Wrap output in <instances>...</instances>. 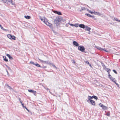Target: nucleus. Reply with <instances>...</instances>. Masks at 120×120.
Instances as JSON below:
<instances>
[{
  "label": "nucleus",
  "mask_w": 120,
  "mask_h": 120,
  "mask_svg": "<svg viewBox=\"0 0 120 120\" xmlns=\"http://www.w3.org/2000/svg\"><path fill=\"white\" fill-rule=\"evenodd\" d=\"M54 20L55 24H56L57 26H58L59 24V22L62 20V18L60 16L56 17V19Z\"/></svg>",
  "instance_id": "1"
},
{
  "label": "nucleus",
  "mask_w": 120,
  "mask_h": 120,
  "mask_svg": "<svg viewBox=\"0 0 120 120\" xmlns=\"http://www.w3.org/2000/svg\"><path fill=\"white\" fill-rule=\"evenodd\" d=\"M46 19H44L43 21L48 26L51 28H52V24L48 22Z\"/></svg>",
  "instance_id": "2"
},
{
  "label": "nucleus",
  "mask_w": 120,
  "mask_h": 120,
  "mask_svg": "<svg viewBox=\"0 0 120 120\" xmlns=\"http://www.w3.org/2000/svg\"><path fill=\"white\" fill-rule=\"evenodd\" d=\"M78 49L82 52H84L85 49V48L83 46H79L78 47Z\"/></svg>",
  "instance_id": "3"
},
{
  "label": "nucleus",
  "mask_w": 120,
  "mask_h": 120,
  "mask_svg": "<svg viewBox=\"0 0 120 120\" xmlns=\"http://www.w3.org/2000/svg\"><path fill=\"white\" fill-rule=\"evenodd\" d=\"M87 101L89 103H90L91 104L93 105H95V101L92 100H88Z\"/></svg>",
  "instance_id": "4"
},
{
  "label": "nucleus",
  "mask_w": 120,
  "mask_h": 120,
  "mask_svg": "<svg viewBox=\"0 0 120 120\" xmlns=\"http://www.w3.org/2000/svg\"><path fill=\"white\" fill-rule=\"evenodd\" d=\"M38 60L41 62L42 63H44L45 64H51V63L48 61H44L41 60L38 58Z\"/></svg>",
  "instance_id": "5"
},
{
  "label": "nucleus",
  "mask_w": 120,
  "mask_h": 120,
  "mask_svg": "<svg viewBox=\"0 0 120 120\" xmlns=\"http://www.w3.org/2000/svg\"><path fill=\"white\" fill-rule=\"evenodd\" d=\"M88 100H91V99H92L93 98H94V99L96 100L97 99H98V97L94 95L93 96H89L88 97Z\"/></svg>",
  "instance_id": "6"
},
{
  "label": "nucleus",
  "mask_w": 120,
  "mask_h": 120,
  "mask_svg": "<svg viewBox=\"0 0 120 120\" xmlns=\"http://www.w3.org/2000/svg\"><path fill=\"white\" fill-rule=\"evenodd\" d=\"M28 91L30 92L33 93L34 95H36L35 94L36 93V91L32 90H28Z\"/></svg>",
  "instance_id": "7"
},
{
  "label": "nucleus",
  "mask_w": 120,
  "mask_h": 120,
  "mask_svg": "<svg viewBox=\"0 0 120 120\" xmlns=\"http://www.w3.org/2000/svg\"><path fill=\"white\" fill-rule=\"evenodd\" d=\"M73 44L75 46H79V44L75 41H74L73 42Z\"/></svg>",
  "instance_id": "8"
},
{
  "label": "nucleus",
  "mask_w": 120,
  "mask_h": 120,
  "mask_svg": "<svg viewBox=\"0 0 120 120\" xmlns=\"http://www.w3.org/2000/svg\"><path fill=\"white\" fill-rule=\"evenodd\" d=\"M85 30L89 31L91 30V28L90 27H89L87 26H85Z\"/></svg>",
  "instance_id": "9"
},
{
  "label": "nucleus",
  "mask_w": 120,
  "mask_h": 120,
  "mask_svg": "<svg viewBox=\"0 0 120 120\" xmlns=\"http://www.w3.org/2000/svg\"><path fill=\"white\" fill-rule=\"evenodd\" d=\"M54 13L57 14L59 15H62V14L60 12L55 11H54Z\"/></svg>",
  "instance_id": "10"
},
{
  "label": "nucleus",
  "mask_w": 120,
  "mask_h": 120,
  "mask_svg": "<svg viewBox=\"0 0 120 120\" xmlns=\"http://www.w3.org/2000/svg\"><path fill=\"white\" fill-rule=\"evenodd\" d=\"M95 15H97L99 16H100L101 15V14L99 12H95L94 11L93 13Z\"/></svg>",
  "instance_id": "11"
},
{
  "label": "nucleus",
  "mask_w": 120,
  "mask_h": 120,
  "mask_svg": "<svg viewBox=\"0 0 120 120\" xmlns=\"http://www.w3.org/2000/svg\"><path fill=\"white\" fill-rule=\"evenodd\" d=\"M79 26L80 27L82 28H84L85 27V26L83 24H79Z\"/></svg>",
  "instance_id": "12"
},
{
  "label": "nucleus",
  "mask_w": 120,
  "mask_h": 120,
  "mask_svg": "<svg viewBox=\"0 0 120 120\" xmlns=\"http://www.w3.org/2000/svg\"><path fill=\"white\" fill-rule=\"evenodd\" d=\"M101 107L102 109L104 110L108 109L107 107L104 106L103 105Z\"/></svg>",
  "instance_id": "13"
},
{
  "label": "nucleus",
  "mask_w": 120,
  "mask_h": 120,
  "mask_svg": "<svg viewBox=\"0 0 120 120\" xmlns=\"http://www.w3.org/2000/svg\"><path fill=\"white\" fill-rule=\"evenodd\" d=\"M12 0H8L7 1L11 3V4L14 5V2H12Z\"/></svg>",
  "instance_id": "14"
},
{
  "label": "nucleus",
  "mask_w": 120,
  "mask_h": 120,
  "mask_svg": "<svg viewBox=\"0 0 120 120\" xmlns=\"http://www.w3.org/2000/svg\"><path fill=\"white\" fill-rule=\"evenodd\" d=\"M6 55L9 57L10 59L12 60L13 59V58L12 57L10 56V55L9 54H7Z\"/></svg>",
  "instance_id": "15"
},
{
  "label": "nucleus",
  "mask_w": 120,
  "mask_h": 120,
  "mask_svg": "<svg viewBox=\"0 0 120 120\" xmlns=\"http://www.w3.org/2000/svg\"><path fill=\"white\" fill-rule=\"evenodd\" d=\"M3 57L4 58V60L6 62L8 61V60L6 58V57L5 56H3Z\"/></svg>",
  "instance_id": "16"
},
{
  "label": "nucleus",
  "mask_w": 120,
  "mask_h": 120,
  "mask_svg": "<svg viewBox=\"0 0 120 120\" xmlns=\"http://www.w3.org/2000/svg\"><path fill=\"white\" fill-rule=\"evenodd\" d=\"M6 86L7 87L9 88L10 90H12V88L10 86H9L8 84H7Z\"/></svg>",
  "instance_id": "17"
},
{
  "label": "nucleus",
  "mask_w": 120,
  "mask_h": 120,
  "mask_svg": "<svg viewBox=\"0 0 120 120\" xmlns=\"http://www.w3.org/2000/svg\"><path fill=\"white\" fill-rule=\"evenodd\" d=\"M109 79L111 80H112V81L114 82V81H115L114 80L115 79V78H113L112 77H111Z\"/></svg>",
  "instance_id": "18"
},
{
  "label": "nucleus",
  "mask_w": 120,
  "mask_h": 120,
  "mask_svg": "<svg viewBox=\"0 0 120 120\" xmlns=\"http://www.w3.org/2000/svg\"><path fill=\"white\" fill-rule=\"evenodd\" d=\"M24 17L26 19H30V17L29 16H25Z\"/></svg>",
  "instance_id": "19"
},
{
  "label": "nucleus",
  "mask_w": 120,
  "mask_h": 120,
  "mask_svg": "<svg viewBox=\"0 0 120 120\" xmlns=\"http://www.w3.org/2000/svg\"><path fill=\"white\" fill-rule=\"evenodd\" d=\"M86 8L84 7H82L81 8V9L80 10V11L81 12L83 10H85Z\"/></svg>",
  "instance_id": "20"
},
{
  "label": "nucleus",
  "mask_w": 120,
  "mask_h": 120,
  "mask_svg": "<svg viewBox=\"0 0 120 120\" xmlns=\"http://www.w3.org/2000/svg\"><path fill=\"white\" fill-rule=\"evenodd\" d=\"M11 39H13L14 40H15V37L14 36H11Z\"/></svg>",
  "instance_id": "21"
},
{
  "label": "nucleus",
  "mask_w": 120,
  "mask_h": 120,
  "mask_svg": "<svg viewBox=\"0 0 120 120\" xmlns=\"http://www.w3.org/2000/svg\"><path fill=\"white\" fill-rule=\"evenodd\" d=\"M34 65L36 66H37L38 67H41L40 66V65L39 64H38L37 63L36 64H34Z\"/></svg>",
  "instance_id": "22"
},
{
  "label": "nucleus",
  "mask_w": 120,
  "mask_h": 120,
  "mask_svg": "<svg viewBox=\"0 0 120 120\" xmlns=\"http://www.w3.org/2000/svg\"><path fill=\"white\" fill-rule=\"evenodd\" d=\"M1 28L4 31H8L7 30L4 29L2 26L1 27Z\"/></svg>",
  "instance_id": "23"
},
{
  "label": "nucleus",
  "mask_w": 120,
  "mask_h": 120,
  "mask_svg": "<svg viewBox=\"0 0 120 120\" xmlns=\"http://www.w3.org/2000/svg\"><path fill=\"white\" fill-rule=\"evenodd\" d=\"M11 36L12 35L10 34H8L7 35V36L9 38L11 39Z\"/></svg>",
  "instance_id": "24"
},
{
  "label": "nucleus",
  "mask_w": 120,
  "mask_h": 120,
  "mask_svg": "<svg viewBox=\"0 0 120 120\" xmlns=\"http://www.w3.org/2000/svg\"><path fill=\"white\" fill-rule=\"evenodd\" d=\"M85 14L87 16H88L90 17H92V16L91 15L89 14L86 13Z\"/></svg>",
  "instance_id": "25"
},
{
  "label": "nucleus",
  "mask_w": 120,
  "mask_h": 120,
  "mask_svg": "<svg viewBox=\"0 0 120 120\" xmlns=\"http://www.w3.org/2000/svg\"><path fill=\"white\" fill-rule=\"evenodd\" d=\"M96 48L100 50H102V48H101L99 47H96Z\"/></svg>",
  "instance_id": "26"
},
{
  "label": "nucleus",
  "mask_w": 120,
  "mask_h": 120,
  "mask_svg": "<svg viewBox=\"0 0 120 120\" xmlns=\"http://www.w3.org/2000/svg\"><path fill=\"white\" fill-rule=\"evenodd\" d=\"M87 10L90 13L92 14L93 13V12H92L91 11L87 9Z\"/></svg>",
  "instance_id": "27"
},
{
  "label": "nucleus",
  "mask_w": 120,
  "mask_h": 120,
  "mask_svg": "<svg viewBox=\"0 0 120 120\" xmlns=\"http://www.w3.org/2000/svg\"><path fill=\"white\" fill-rule=\"evenodd\" d=\"M110 115V112L109 111L106 114V115L108 116H109Z\"/></svg>",
  "instance_id": "28"
},
{
  "label": "nucleus",
  "mask_w": 120,
  "mask_h": 120,
  "mask_svg": "<svg viewBox=\"0 0 120 120\" xmlns=\"http://www.w3.org/2000/svg\"><path fill=\"white\" fill-rule=\"evenodd\" d=\"M79 26V25L77 24H75L74 25V26L75 27H78V26Z\"/></svg>",
  "instance_id": "29"
},
{
  "label": "nucleus",
  "mask_w": 120,
  "mask_h": 120,
  "mask_svg": "<svg viewBox=\"0 0 120 120\" xmlns=\"http://www.w3.org/2000/svg\"><path fill=\"white\" fill-rule=\"evenodd\" d=\"M113 71L116 74H117V73L116 70H113Z\"/></svg>",
  "instance_id": "30"
},
{
  "label": "nucleus",
  "mask_w": 120,
  "mask_h": 120,
  "mask_svg": "<svg viewBox=\"0 0 120 120\" xmlns=\"http://www.w3.org/2000/svg\"><path fill=\"white\" fill-rule=\"evenodd\" d=\"M99 106H100L101 107L103 105L102 104L100 103L99 104Z\"/></svg>",
  "instance_id": "31"
},
{
  "label": "nucleus",
  "mask_w": 120,
  "mask_h": 120,
  "mask_svg": "<svg viewBox=\"0 0 120 120\" xmlns=\"http://www.w3.org/2000/svg\"><path fill=\"white\" fill-rule=\"evenodd\" d=\"M114 83L116 84L117 85V86L119 87V86L118 84L116 83V81H114Z\"/></svg>",
  "instance_id": "32"
},
{
  "label": "nucleus",
  "mask_w": 120,
  "mask_h": 120,
  "mask_svg": "<svg viewBox=\"0 0 120 120\" xmlns=\"http://www.w3.org/2000/svg\"><path fill=\"white\" fill-rule=\"evenodd\" d=\"M7 0H2V1L4 3H6L7 2Z\"/></svg>",
  "instance_id": "33"
},
{
  "label": "nucleus",
  "mask_w": 120,
  "mask_h": 120,
  "mask_svg": "<svg viewBox=\"0 0 120 120\" xmlns=\"http://www.w3.org/2000/svg\"><path fill=\"white\" fill-rule=\"evenodd\" d=\"M30 64H34V65L35 64V63H34L32 61H31L30 62Z\"/></svg>",
  "instance_id": "34"
},
{
  "label": "nucleus",
  "mask_w": 120,
  "mask_h": 120,
  "mask_svg": "<svg viewBox=\"0 0 120 120\" xmlns=\"http://www.w3.org/2000/svg\"><path fill=\"white\" fill-rule=\"evenodd\" d=\"M52 64V66H53V67H54V68H55L56 69L57 68L53 64Z\"/></svg>",
  "instance_id": "35"
},
{
  "label": "nucleus",
  "mask_w": 120,
  "mask_h": 120,
  "mask_svg": "<svg viewBox=\"0 0 120 120\" xmlns=\"http://www.w3.org/2000/svg\"><path fill=\"white\" fill-rule=\"evenodd\" d=\"M111 71V70L110 69H109L107 71V72H108V74L109 73V72Z\"/></svg>",
  "instance_id": "36"
},
{
  "label": "nucleus",
  "mask_w": 120,
  "mask_h": 120,
  "mask_svg": "<svg viewBox=\"0 0 120 120\" xmlns=\"http://www.w3.org/2000/svg\"><path fill=\"white\" fill-rule=\"evenodd\" d=\"M43 86L44 87V88H45V89L46 90H49V89L48 88H45L44 86Z\"/></svg>",
  "instance_id": "37"
},
{
  "label": "nucleus",
  "mask_w": 120,
  "mask_h": 120,
  "mask_svg": "<svg viewBox=\"0 0 120 120\" xmlns=\"http://www.w3.org/2000/svg\"><path fill=\"white\" fill-rule=\"evenodd\" d=\"M85 62L86 63V64H89V63L88 61H85Z\"/></svg>",
  "instance_id": "38"
},
{
  "label": "nucleus",
  "mask_w": 120,
  "mask_h": 120,
  "mask_svg": "<svg viewBox=\"0 0 120 120\" xmlns=\"http://www.w3.org/2000/svg\"><path fill=\"white\" fill-rule=\"evenodd\" d=\"M111 77H112V76L110 74H109V75H108V77L109 78H110Z\"/></svg>",
  "instance_id": "39"
},
{
  "label": "nucleus",
  "mask_w": 120,
  "mask_h": 120,
  "mask_svg": "<svg viewBox=\"0 0 120 120\" xmlns=\"http://www.w3.org/2000/svg\"><path fill=\"white\" fill-rule=\"evenodd\" d=\"M19 100L20 101V102L21 103H22V101L21 100V99L20 98H19Z\"/></svg>",
  "instance_id": "40"
},
{
  "label": "nucleus",
  "mask_w": 120,
  "mask_h": 120,
  "mask_svg": "<svg viewBox=\"0 0 120 120\" xmlns=\"http://www.w3.org/2000/svg\"><path fill=\"white\" fill-rule=\"evenodd\" d=\"M92 18L94 19H95V17L94 16H92Z\"/></svg>",
  "instance_id": "41"
},
{
  "label": "nucleus",
  "mask_w": 120,
  "mask_h": 120,
  "mask_svg": "<svg viewBox=\"0 0 120 120\" xmlns=\"http://www.w3.org/2000/svg\"><path fill=\"white\" fill-rule=\"evenodd\" d=\"M114 20H116V21H118V19L116 18H114Z\"/></svg>",
  "instance_id": "42"
},
{
  "label": "nucleus",
  "mask_w": 120,
  "mask_h": 120,
  "mask_svg": "<svg viewBox=\"0 0 120 120\" xmlns=\"http://www.w3.org/2000/svg\"><path fill=\"white\" fill-rule=\"evenodd\" d=\"M70 25L71 26H74V24H70Z\"/></svg>",
  "instance_id": "43"
},
{
  "label": "nucleus",
  "mask_w": 120,
  "mask_h": 120,
  "mask_svg": "<svg viewBox=\"0 0 120 120\" xmlns=\"http://www.w3.org/2000/svg\"><path fill=\"white\" fill-rule=\"evenodd\" d=\"M105 51L107 52H109V51L107 50L106 49H105Z\"/></svg>",
  "instance_id": "44"
},
{
  "label": "nucleus",
  "mask_w": 120,
  "mask_h": 120,
  "mask_svg": "<svg viewBox=\"0 0 120 120\" xmlns=\"http://www.w3.org/2000/svg\"><path fill=\"white\" fill-rule=\"evenodd\" d=\"M105 49L104 48V49H103V48H102V50H104V51H105Z\"/></svg>",
  "instance_id": "45"
},
{
  "label": "nucleus",
  "mask_w": 120,
  "mask_h": 120,
  "mask_svg": "<svg viewBox=\"0 0 120 120\" xmlns=\"http://www.w3.org/2000/svg\"><path fill=\"white\" fill-rule=\"evenodd\" d=\"M52 29V31H53V32L54 33H55V31H54L53 29H52V28H51Z\"/></svg>",
  "instance_id": "46"
},
{
  "label": "nucleus",
  "mask_w": 120,
  "mask_h": 120,
  "mask_svg": "<svg viewBox=\"0 0 120 120\" xmlns=\"http://www.w3.org/2000/svg\"><path fill=\"white\" fill-rule=\"evenodd\" d=\"M42 67L43 68H45L47 67L46 66H44L43 67Z\"/></svg>",
  "instance_id": "47"
},
{
  "label": "nucleus",
  "mask_w": 120,
  "mask_h": 120,
  "mask_svg": "<svg viewBox=\"0 0 120 120\" xmlns=\"http://www.w3.org/2000/svg\"><path fill=\"white\" fill-rule=\"evenodd\" d=\"M23 108H25V109H26V107L25 106H23Z\"/></svg>",
  "instance_id": "48"
},
{
  "label": "nucleus",
  "mask_w": 120,
  "mask_h": 120,
  "mask_svg": "<svg viewBox=\"0 0 120 120\" xmlns=\"http://www.w3.org/2000/svg\"><path fill=\"white\" fill-rule=\"evenodd\" d=\"M40 19H41V20L42 21H43L44 20V19H43L40 18Z\"/></svg>",
  "instance_id": "49"
},
{
  "label": "nucleus",
  "mask_w": 120,
  "mask_h": 120,
  "mask_svg": "<svg viewBox=\"0 0 120 120\" xmlns=\"http://www.w3.org/2000/svg\"><path fill=\"white\" fill-rule=\"evenodd\" d=\"M26 110L28 111V112H29V110L27 109V108H26Z\"/></svg>",
  "instance_id": "50"
},
{
  "label": "nucleus",
  "mask_w": 120,
  "mask_h": 120,
  "mask_svg": "<svg viewBox=\"0 0 120 120\" xmlns=\"http://www.w3.org/2000/svg\"><path fill=\"white\" fill-rule=\"evenodd\" d=\"M21 104L22 105V106L23 107V106L24 105V104L23 103H21Z\"/></svg>",
  "instance_id": "51"
},
{
  "label": "nucleus",
  "mask_w": 120,
  "mask_h": 120,
  "mask_svg": "<svg viewBox=\"0 0 120 120\" xmlns=\"http://www.w3.org/2000/svg\"><path fill=\"white\" fill-rule=\"evenodd\" d=\"M89 32H88V34H90V30L89 31Z\"/></svg>",
  "instance_id": "52"
},
{
  "label": "nucleus",
  "mask_w": 120,
  "mask_h": 120,
  "mask_svg": "<svg viewBox=\"0 0 120 120\" xmlns=\"http://www.w3.org/2000/svg\"><path fill=\"white\" fill-rule=\"evenodd\" d=\"M8 67V69H10V67Z\"/></svg>",
  "instance_id": "53"
},
{
  "label": "nucleus",
  "mask_w": 120,
  "mask_h": 120,
  "mask_svg": "<svg viewBox=\"0 0 120 120\" xmlns=\"http://www.w3.org/2000/svg\"><path fill=\"white\" fill-rule=\"evenodd\" d=\"M7 71V74H8H8H9V73L8 72V71Z\"/></svg>",
  "instance_id": "54"
},
{
  "label": "nucleus",
  "mask_w": 120,
  "mask_h": 120,
  "mask_svg": "<svg viewBox=\"0 0 120 120\" xmlns=\"http://www.w3.org/2000/svg\"><path fill=\"white\" fill-rule=\"evenodd\" d=\"M2 26L0 24V28Z\"/></svg>",
  "instance_id": "55"
},
{
  "label": "nucleus",
  "mask_w": 120,
  "mask_h": 120,
  "mask_svg": "<svg viewBox=\"0 0 120 120\" xmlns=\"http://www.w3.org/2000/svg\"><path fill=\"white\" fill-rule=\"evenodd\" d=\"M2 26L0 24V28Z\"/></svg>",
  "instance_id": "56"
},
{
  "label": "nucleus",
  "mask_w": 120,
  "mask_h": 120,
  "mask_svg": "<svg viewBox=\"0 0 120 120\" xmlns=\"http://www.w3.org/2000/svg\"><path fill=\"white\" fill-rule=\"evenodd\" d=\"M73 62L74 63H75V61H74Z\"/></svg>",
  "instance_id": "57"
},
{
  "label": "nucleus",
  "mask_w": 120,
  "mask_h": 120,
  "mask_svg": "<svg viewBox=\"0 0 120 120\" xmlns=\"http://www.w3.org/2000/svg\"><path fill=\"white\" fill-rule=\"evenodd\" d=\"M49 92L50 94H51V92L50 90H49Z\"/></svg>",
  "instance_id": "58"
},
{
  "label": "nucleus",
  "mask_w": 120,
  "mask_h": 120,
  "mask_svg": "<svg viewBox=\"0 0 120 120\" xmlns=\"http://www.w3.org/2000/svg\"><path fill=\"white\" fill-rule=\"evenodd\" d=\"M117 21H119V22H120V20H118Z\"/></svg>",
  "instance_id": "59"
},
{
  "label": "nucleus",
  "mask_w": 120,
  "mask_h": 120,
  "mask_svg": "<svg viewBox=\"0 0 120 120\" xmlns=\"http://www.w3.org/2000/svg\"><path fill=\"white\" fill-rule=\"evenodd\" d=\"M90 66L91 67V65L90 64Z\"/></svg>",
  "instance_id": "60"
}]
</instances>
